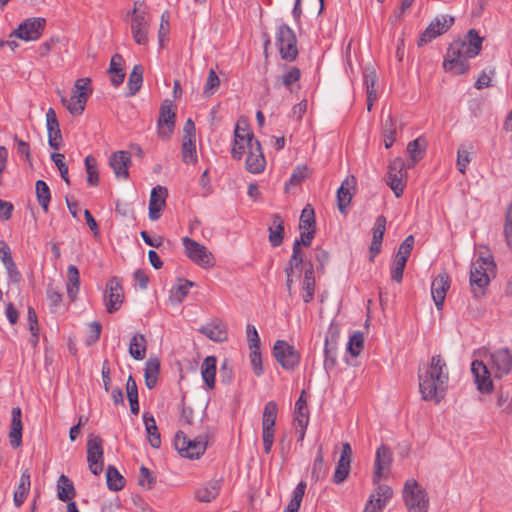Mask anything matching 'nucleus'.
Wrapping results in <instances>:
<instances>
[{
	"instance_id": "680f3d73",
	"label": "nucleus",
	"mask_w": 512,
	"mask_h": 512,
	"mask_svg": "<svg viewBox=\"0 0 512 512\" xmlns=\"http://www.w3.org/2000/svg\"><path fill=\"white\" fill-rule=\"evenodd\" d=\"M250 362L255 375L260 376L263 374L262 358L260 347L250 349Z\"/></svg>"
},
{
	"instance_id": "774afa93",
	"label": "nucleus",
	"mask_w": 512,
	"mask_h": 512,
	"mask_svg": "<svg viewBox=\"0 0 512 512\" xmlns=\"http://www.w3.org/2000/svg\"><path fill=\"white\" fill-rule=\"evenodd\" d=\"M4 267L6 269L9 281L15 284L20 283V281L22 280V275L18 270L14 260L6 264Z\"/></svg>"
},
{
	"instance_id": "0eeeda50",
	"label": "nucleus",
	"mask_w": 512,
	"mask_h": 512,
	"mask_svg": "<svg viewBox=\"0 0 512 512\" xmlns=\"http://www.w3.org/2000/svg\"><path fill=\"white\" fill-rule=\"evenodd\" d=\"M278 414V405L274 401L265 404L262 413V440L263 449L266 454L272 450L275 435V423Z\"/></svg>"
},
{
	"instance_id": "9d476101",
	"label": "nucleus",
	"mask_w": 512,
	"mask_h": 512,
	"mask_svg": "<svg viewBox=\"0 0 512 512\" xmlns=\"http://www.w3.org/2000/svg\"><path fill=\"white\" fill-rule=\"evenodd\" d=\"M174 445L183 457L198 459L204 454L207 443L202 439H189L185 433L179 431L175 435Z\"/></svg>"
},
{
	"instance_id": "cd10ccee",
	"label": "nucleus",
	"mask_w": 512,
	"mask_h": 512,
	"mask_svg": "<svg viewBox=\"0 0 512 512\" xmlns=\"http://www.w3.org/2000/svg\"><path fill=\"white\" fill-rule=\"evenodd\" d=\"M167 189L162 186H156L152 189L149 200V218L152 221L158 220L165 206Z\"/></svg>"
},
{
	"instance_id": "423d86ee",
	"label": "nucleus",
	"mask_w": 512,
	"mask_h": 512,
	"mask_svg": "<svg viewBox=\"0 0 512 512\" xmlns=\"http://www.w3.org/2000/svg\"><path fill=\"white\" fill-rule=\"evenodd\" d=\"M275 39L281 58L287 61L295 60L298 55V48L293 29L287 24H280L277 27Z\"/></svg>"
},
{
	"instance_id": "603ef678",
	"label": "nucleus",
	"mask_w": 512,
	"mask_h": 512,
	"mask_svg": "<svg viewBox=\"0 0 512 512\" xmlns=\"http://www.w3.org/2000/svg\"><path fill=\"white\" fill-rule=\"evenodd\" d=\"M383 138L386 148H390L396 140V128L391 114L384 121Z\"/></svg>"
},
{
	"instance_id": "2eb2a0df",
	"label": "nucleus",
	"mask_w": 512,
	"mask_h": 512,
	"mask_svg": "<svg viewBox=\"0 0 512 512\" xmlns=\"http://www.w3.org/2000/svg\"><path fill=\"white\" fill-rule=\"evenodd\" d=\"M392 462L393 454L391 449L386 445H381L375 455V470L372 477L375 486L381 484V479L388 477Z\"/></svg>"
},
{
	"instance_id": "7c9ffc66",
	"label": "nucleus",
	"mask_w": 512,
	"mask_h": 512,
	"mask_svg": "<svg viewBox=\"0 0 512 512\" xmlns=\"http://www.w3.org/2000/svg\"><path fill=\"white\" fill-rule=\"evenodd\" d=\"M30 473L26 469L22 472L19 483L14 491L13 501L16 507H20L26 500L30 491Z\"/></svg>"
},
{
	"instance_id": "09e8293b",
	"label": "nucleus",
	"mask_w": 512,
	"mask_h": 512,
	"mask_svg": "<svg viewBox=\"0 0 512 512\" xmlns=\"http://www.w3.org/2000/svg\"><path fill=\"white\" fill-rule=\"evenodd\" d=\"M182 160L186 164L194 163L197 161L196 146L193 139L183 137Z\"/></svg>"
},
{
	"instance_id": "dca6fc26",
	"label": "nucleus",
	"mask_w": 512,
	"mask_h": 512,
	"mask_svg": "<svg viewBox=\"0 0 512 512\" xmlns=\"http://www.w3.org/2000/svg\"><path fill=\"white\" fill-rule=\"evenodd\" d=\"M103 447L99 436L90 435L87 441V461L89 470L94 475H99L103 470Z\"/></svg>"
},
{
	"instance_id": "58836bf2",
	"label": "nucleus",
	"mask_w": 512,
	"mask_h": 512,
	"mask_svg": "<svg viewBox=\"0 0 512 512\" xmlns=\"http://www.w3.org/2000/svg\"><path fill=\"white\" fill-rule=\"evenodd\" d=\"M129 354L135 360H143L146 356V338L141 333H136L129 343Z\"/></svg>"
},
{
	"instance_id": "c85d7f7f",
	"label": "nucleus",
	"mask_w": 512,
	"mask_h": 512,
	"mask_svg": "<svg viewBox=\"0 0 512 512\" xmlns=\"http://www.w3.org/2000/svg\"><path fill=\"white\" fill-rule=\"evenodd\" d=\"M11 425L9 431V441L12 448H19L22 444V412L19 407H13L11 410Z\"/></svg>"
},
{
	"instance_id": "49530a36",
	"label": "nucleus",
	"mask_w": 512,
	"mask_h": 512,
	"mask_svg": "<svg viewBox=\"0 0 512 512\" xmlns=\"http://www.w3.org/2000/svg\"><path fill=\"white\" fill-rule=\"evenodd\" d=\"M364 348V336L360 331L353 332L347 343V352L353 356L357 357L360 355Z\"/></svg>"
},
{
	"instance_id": "393cba45",
	"label": "nucleus",
	"mask_w": 512,
	"mask_h": 512,
	"mask_svg": "<svg viewBox=\"0 0 512 512\" xmlns=\"http://www.w3.org/2000/svg\"><path fill=\"white\" fill-rule=\"evenodd\" d=\"M301 78V71L295 66H288L283 73L279 75L274 83L275 88L284 87L291 93L297 92L300 89L299 80Z\"/></svg>"
},
{
	"instance_id": "69168bd1",
	"label": "nucleus",
	"mask_w": 512,
	"mask_h": 512,
	"mask_svg": "<svg viewBox=\"0 0 512 512\" xmlns=\"http://www.w3.org/2000/svg\"><path fill=\"white\" fill-rule=\"evenodd\" d=\"M308 174H309V171L306 166L297 167L293 171V173L290 177L289 184H291L293 186H297V185L301 184L302 181L308 176Z\"/></svg>"
},
{
	"instance_id": "3c124183",
	"label": "nucleus",
	"mask_w": 512,
	"mask_h": 512,
	"mask_svg": "<svg viewBox=\"0 0 512 512\" xmlns=\"http://www.w3.org/2000/svg\"><path fill=\"white\" fill-rule=\"evenodd\" d=\"M193 286L194 282L190 280H180L179 283L172 288L171 297L177 302H182Z\"/></svg>"
},
{
	"instance_id": "c03bdc74",
	"label": "nucleus",
	"mask_w": 512,
	"mask_h": 512,
	"mask_svg": "<svg viewBox=\"0 0 512 512\" xmlns=\"http://www.w3.org/2000/svg\"><path fill=\"white\" fill-rule=\"evenodd\" d=\"M143 83V67L135 65L128 78V88L130 95H135L141 88Z\"/></svg>"
},
{
	"instance_id": "f257e3e1",
	"label": "nucleus",
	"mask_w": 512,
	"mask_h": 512,
	"mask_svg": "<svg viewBox=\"0 0 512 512\" xmlns=\"http://www.w3.org/2000/svg\"><path fill=\"white\" fill-rule=\"evenodd\" d=\"M418 379L422 398L439 403L445 396L449 382L445 359L441 355L432 356L428 363L419 367Z\"/></svg>"
},
{
	"instance_id": "4468645a",
	"label": "nucleus",
	"mask_w": 512,
	"mask_h": 512,
	"mask_svg": "<svg viewBox=\"0 0 512 512\" xmlns=\"http://www.w3.org/2000/svg\"><path fill=\"white\" fill-rule=\"evenodd\" d=\"M45 24L44 18H28L10 34V38L16 37L24 41H36L41 37Z\"/></svg>"
},
{
	"instance_id": "bb28decb",
	"label": "nucleus",
	"mask_w": 512,
	"mask_h": 512,
	"mask_svg": "<svg viewBox=\"0 0 512 512\" xmlns=\"http://www.w3.org/2000/svg\"><path fill=\"white\" fill-rule=\"evenodd\" d=\"M131 32L134 41L139 45L148 43L149 22L144 14L137 13L136 9L132 11Z\"/></svg>"
},
{
	"instance_id": "4be33fe9",
	"label": "nucleus",
	"mask_w": 512,
	"mask_h": 512,
	"mask_svg": "<svg viewBox=\"0 0 512 512\" xmlns=\"http://www.w3.org/2000/svg\"><path fill=\"white\" fill-rule=\"evenodd\" d=\"M404 178V162L401 159L393 160L389 165L386 182L397 198L403 194L405 187Z\"/></svg>"
},
{
	"instance_id": "79ce46f5",
	"label": "nucleus",
	"mask_w": 512,
	"mask_h": 512,
	"mask_svg": "<svg viewBox=\"0 0 512 512\" xmlns=\"http://www.w3.org/2000/svg\"><path fill=\"white\" fill-rule=\"evenodd\" d=\"M57 496L63 502L71 500L75 496L74 485L64 474H62L58 479Z\"/></svg>"
},
{
	"instance_id": "72a5a7b5",
	"label": "nucleus",
	"mask_w": 512,
	"mask_h": 512,
	"mask_svg": "<svg viewBox=\"0 0 512 512\" xmlns=\"http://www.w3.org/2000/svg\"><path fill=\"white\" fill-rule=\"evenodd\" d=\"M216 363V357L207 356L201 365V375L208 389L215 387Z\"/></svg>"
},
{
	"instance_id": "39448f33",
	"label": "nucleus",
	"mask_w": 512,
	"mask_h": 512,
	"mask_svg": "<svg viewBox=\"0 0 512 512\" xmlns=\"http://www.w3.org/2000/svg\"><path fill=\"white\" fill-rule=\"evenodd\" d=\"M403 498L409 512H427L429 498L415 479H408L403 489Z\"/></svg>"
},
{
	"instance_id": "4d7b16f0",
	"label": "nucleus",
	"mask_w": 512,
	"mask_h": 512,
	"mask_svg": "<svg viewBox=\"0 0 512 512\" xmlns=\"http://www.w3.org/2000/svg\"><path fill=\"white\" fill-rule=\"evenodd\" d=\"M219 85H220V79L217 76L216 72L213 69H211L209 71L208 77L206 79V83H205V86L203 89V94L206 97H210L211 95L214 94L215 90L219 87Z\"/></svg>"
},
{
	"instance_id": "412c9836",
	"label": "nucleus",
	"mask_w": 512,
	"mask_h": 512,
	"mask_svg": "<svg viewBox=\"0 0 512 512\" xmlns=\"http://www.w3.org/2000/svg\"><path fill=\"white\" fill-rule=\"evenodd\" d=\"M246 169L253 174H259L264 171L266 160L262 151L260 142L257 140L246 146Z\"/></svg>"
},
{
	"instance_id": "c9c22d12",
	"label": "nucleus",
	"mask_w": 512,
	"mask_h": 512,
	"mask_svg": "<svg viewBox=\"0 0 512 512\" xmlns=\"http://www.w3.org/2000/svg\"><path fill=\"white\" fill-rule=\"evenodd\" d=\"M220 487L221 484L218 480L208 482L196 490L195 497L200 502H211L219 494Z\"/></svg>"
},
{
	"instance_id": "f03ea898",
	"label": "nucleus",
	"mask_w": 512,
	"mask_h": 512,
	"mask_svg": "<svg viewBox=\"0 0 512 512\" xmlns=\"http://www.w3.org/2000/svg\"><path fill=\"white\" fill-rule=\"evenodd\" d=\"M483 38L475 29L467 32L464 40L450 44L443 62L445 71L455 75L465 74L470 69L469 59L475 58L482 49Z\"/></svg>"
},
{
	"instance_id": "c756f323",
	"label": "nucleus",
	"mask_w": 512,
	"mask_h": 512,
	"mask_svg": "<svg viewBox=\"0 0 512 512\" xmlns=\"http://www.w3.org/2000/svg\"><path fill=\"white\" fill-rule=\"evenodd\" d=\"M304 277L302 280V299L305 303H310L315 293V273L312 261H307L303 267Z\"/></svg>"
},
{
	"instance_id": "20e7f679",
	"label": "nucleus",
	"mask_w": 512,
	"mask_h": 512,
	"mask_svg": "<svg viewBox=\"0 0 512 512\" xmlns=\"http://www.w3.org/2000/svg\"><path fill=\"white\" fill-rule=\"evenodd\" d=\"M91 94V79L80 78L74 83L70 99L61 97V103L72 115L78 116L84 112L87 100Z\"/></svg>"
},
{
	"instance_id": "0e129e2a",
	"label": "nucleus",
	"mask_w": 512,
	"mask_h": 512,
	"mask_svg": "<svg viewBox=\"0 0 512 512\" xmlns=\"http://www.w3.org/2000/svg\"><path fill=\"white\" fill-rule=\"evenodd\" d=\"M504 236L507 245L512 249V204L509 205L506 211Z\"/></svg>"
},
{
	"instance_id": "8fccbe9b",
	"label": "nucleus",
	"mask_w": 512,
	"mask_h": 512,
	"mask_svg": "<svg viewBox=\"0 0 512 512\" xmlns=\"http://www.w3.org/2000/svg\"><path fill=\"white\" fill-rule=\"evenodd\" d=\"M315 214L314 209L310 204L306 205L302 210L300 220H299V229L300 230H315Z\"/></svg>"
},
{
	"instance_id": "ea45409f",
	"label": "nucleus",
	"mask_w": 512,
	"mask_h": 512,
	"mask_svg": "<svg viewBox=\"0 0 512 512\" xmlns=\"http://www.w3.org/2000/svg\"><path fill=\"white\" fill-rule=\"evenodd\" d=\"M123 58L119 54H115L110 61L109 73L111 75V83L114 86H119L123 83L125 73L122 69Z\"/></svg>"
},
{
	"instance_id": "ddd939ff",
	"label": "nucleus",
	"mask_w": 512,
	"mask_h": 512,
	"mask_svg": "<svg viewBox=\"0 0 512 512\" xmlns=\"http://www.w3.org/2000/svg\"><path fill=\"white\" fill-rule=\"evenodd\" d=\"M273 355L277 362L286 370L294 369L300 361V354L294 346L284 340H277L273 347Z\"/></svg>"
},
{
	"instance_id": "37998d69",
	"label": "nucleus",
	"mask_w": 512,
	"mask_h": 512,
	"mask_svg": "<svg viewBox=\"0 0 512 512\" xmlns=\"http://www.w3.org/2000/svg\"><path fill=\"white\" fill-rule=\"evenodd\" d=\"M106 482L111 491H119L125 485V479L114 466H108L106 470Z\"/></svg>"
},
{
	"instance_id": "a878e982",
	"label": "nucleus",
	"mask_w": 512,
	"mask_h": 512,
	"mask_svg": "<svg viewBox=\"0 0 512 512\" xmlns=\"http://www.w3.org/2000/svg\"><path fill=\"white\" fill-rule=\"evenodd\" d=\"M449 288L450 279L446 273H440L433 279L431 284V295L438 310L443 308L446 293Z\"/></svg>"
},
{
	"instance_id": "e2e57ef3",
	"label": "nucleus",
	"mask_w": 512,
	"mask_h": 512,
	"mask_svg": "<svg viewBox=\"0 0 512 512\" xmlns=\"http://www.w3.org/2000/svg\"><path fill=\"white\" fill-rule=\"evenodd\" d=\"M51 159L53 160V162L57 166V168H58V170L60 172L61 178L67 184H70L69 177H68V167H67V165L64 162L65 156L63 154H61V153H53L51 155Z\"/></svg>"
},
{
	"instance_id": "a211bd4d",
	"label": "nucleus",
	"mask_w": 512,
	"mask_h": 512,
	"mask_svg": "<svg viewBox=\"0 0 512 512\" xmlns=\"http://www.w3.org/2000/svg\"><path fill=\"white\" fill-rule=\"evenodd\" d=\"M124 301V293L120 281L112 278L106 285L104 303L108 313L118 311Z\"/></svg>"
},
{
	"instance_id": "9b49d317",
	"label": "nucleus",
	"mask_w": 512,
	"mask_h": 512,
	"mask_svg": "<svg viewBox=\"0 0 512 512\" xmlns=\"http://www.w3.org/2000/svg\"><path fill=\"white\" fill-rule=\"evenodd\" d=\"M257 141L254 134L249 129L246 121H238L234 130V140L231 149V155L234 159L240 160L244 154L246 146Z\"/></svg>"
},
{
	"instance_id": "e433bc0d",
	"label": "nucleus",
	"mask_w": 512,
	"mask_h": 512,
	"mask_svg": "<svg viewBox=\"0 0 512 512\" xmlns=\"http://www.w3.org/2000/svg\"><path fill=\"white\" fill-rule=\"evenodd\" d=\"M80 288V275L79 270L75 265H69L67 268V295L71 301L76 299Z\"/></svg>"
},
{
	"instance_id": "a19ab883",
	"label": "nucleus",
	"mask_w": 512,
	"mask_h": 512,
	"mask_svg": "<svg viewBox=\"0 0 512 512\" xmlns=\"http://www.w3.org/2000/svg\"><path fill=\"white\" fill-rule=\"evenodd\" d=\"M284 225L279 215L272 218V226L269 227V241L273 247H278L283 241Z\"/></svg>"
},
{
	"instance_id": "6ab92c4d",
	"label": "nucleus",
	"mask_w": 512,
	"mask_h": 512,
	"mask_svg": "<svg viewBox=\"0 0 512 512\" xmlns=\"http://www.w3.org/2000/svg\"><path fill=\"white\" fill-rule=\"evenodd\" d=\"M453 22V17H448L445 15L437 16L433 21H431L425 31L421 34L418 40V45L422 46L427 44L437 36L445 33L452 26Z\"/></svg>"
},
{
	"instance_id": "5fc2aeb1",
	"label": "nucleus",
	"mask_w": 512,
	"mask_h": 512,
	"mask_svg": "<svg viewBox=\"0 0 512 512\" xmlns=\"http://www.w3.org/2000/svg\"><path fill=\"white\" fill-rule=\"evenodd\" d=\"M85 167L87 172V182L92 186H96L99 183V173L96 167V160L92 156L85 158Z\"/></svg>"
},
{
	"instance_id": "a18cd8bd",
	"label": "nucleus",
	"mask_w": 512,
	"mask_h": 512,
	"mask_svg": "<svg viewBox=\"0 0 512 512\" xmlns=\"http://www.w3.org/2000/svg\"><path fill=\"white\" fill-rule=\"evenodd\" d=\"M36 196H37V201H38L39 205L41 206V208L45 212H47L48 206H49V203L51 200V193H50V189L45 181L38 180L36 182Z\"/></svg>"
},
{
	"instance_id": "052dcab7",
	"label": "nucleus",
	"mask_w": 512,
	"mask_h": 512,
	"mask_svg": "<svg viewBox=\"0 0 512 512\" xmlns=\"http://www.w3.org/2000/svg\"><path fill=\"white\" fill-rule=\"evenodd\" d=\"M406 261L402 260L400 258H395L393 260L392 266H391V278L393 281L400 283L403 278V272L406 266Z\"/></svg>"
},
{
	"instance_id": "5701e85b",
	"label": "nucleus",
	"mask_w": 512,
	"mask_h": 512,
	"mask_svg": "<svg viewBox=\"0 0 512 512\" xmlns=\"http://www.w3.org/2000/svg\"><path fill=\"white\" fill-rule=\"evenodd\" d=\"M352 448L348 442L342 444V451L335 472L333 474V482L335 484L343 483L350 473L352 461Z\"/></svg>"
},
{
	"instance_id": "bf43d9fd",
	"label": "nucleus",
	"mask_w": 512,
	"mask_h": 512,
	"mask_svg": "<svg viewBox=\"0 0 512 512\" xmlns=\"http://www.w3.org/2000/svg\"><path fill=\"white\" fill-rule=\"evenodd\" d=\"M155 482H156V480L152 476L149 469L146 468L145 466H141L139 469L138 484L142 488L149 490L154 486Z\"/></svg>"
},
{
	"instance_id": "b1692460",
	"label": "nucleus",
	"mask_w": 512,
	"mask_h": 512,
	"mask_svg": "<svg viewBox=\"0 0 512 512\" xmlns=\"http://www.w3.org/2000/svg\"><path fill=\"white\" fill-rule=\"evenodd\" d=\"M109 165L112 168L117 179L127 180L129 178V166L131 165V155L127 151H116L109 158Z\"/></svg>"
},
{
	"instance_id": "1a4fd4ad",
	"label": "nucleus",
	"mask_w": 512,
	"mask_h": 512,
	"mask_svg": "<svg viewBox=\"0 0 512 512\" xmlns=\"http://www.w3.org/2000/svg\"><path fill=\"white\" fill-rule=\"evenodd\" d=\"M182 242L185 254L192 262L205 269L214 265V257L204 245L189 237H184Z\"/></svg>"
},
{
	"instance_id": "2f4dec72",
	"label": "nucleus",
	"mask_w": 512,
	"mask_h": 512,
	"mask_svg": "<svg viewBox=\"0 0 512 512\" xmlns=\"http://www.w3.org/2000/svg\"><path fill=\"white\" fill-rule=\"evenodd\" d=\"M199 332L215 342H222L227 338V331L221 321L208 323L201 327Z\"/></svg>"
},
{
	"instance_id": "f8f14e48",
	"label": "nucleus",
	"mask_w": 512,
	"mask_h": 512,
	"mask_svg": "<svg viewBox=\"0 0 512 512\" xmlns=\"http://www.w3.org/2000/svg\"><path fill=\"white\" fill-rule=\"evenodd\" d=\"M471 373L477 390L482 394H489L493 390L492 371L487 361L473 360L471 362Z\"/></svg>"
},
{
	"instance_id": "6e6d98bb",
	"label": "nucleus",
	"mask_w": 512,
	"mask_h": 512,
	"mask_svg": "<svg viewBox=\"0 0 512 512\" xmlns=\"http://www.w3.org/2000/svg\"><path fill=\"white\" fill-rule=\"evenodd\" d=\"M363 81L366 88L367 95H377L375 83L377 81V74L373 68H366L363 73Z\"/></svg>"
},
{
	"instance_id": "f704fd0d",
	"label": "nucleus",
	"mask_w": 512,
	"mask_h": 512,
	"mask_svg": "<svg viewBox=\"0 0 512 512\" xmlns=\"http://www.w3.org/2000/svg\"><path fill=\"white\" fill-rule=\"evenodd\" d=\"M354 182V177H351V179L347 178L337 190L338 208L341 213H345L346 208L350 205L353 197L351 188L353 187Z\"/></svg>"
},
{
	"instance_id": "de8ad7c7",
	"label": "nucleus",
	"mask_w": 512,
	"mask_h": 512,
	"mask_svg": "<svg viewBox=\"0 0 512 512\" xmlns=\"http://www.w3.org/2000/svg\"><path fill=\"white\" fill-rule=\"evenodd\" d=\"M471 149L472 147H467L466 145H460L458 148L456 166L462 174H465L466 169L472 160Z\"/></svg>"
},
{
	"instance_id": "864d4df0",
	"label": "nucleus",
	"mask_w": 512,
	"mask_h": 512,
	"mask_svg": "<svg viewBox=\"0 0 512 512\" xmlns=\"http://www.w3.org/2000/svg\"><path fill=\"white\" fill-rule=\"evenodd\" d=\"M337 348L335 345H332L328 343V341H325L324 344V369L329 372L333 370L337 364V354H336Z\"/></svg>"
},
{
	"instance_id": "f3484780",
	"label": "nucleus",
	"mask_w": 512,
	"mask_h": 512,
	"mask_svg": "<svg viewBox=\"0 0 512 512\" xmlns=\"http://www.w3.org/2000/svg\"><path fill=\"white\" fill-rule=\"evenodd\" d=\"M393 496L391 487L385 484H378L369 496L363 512H382Z\"/></svg>"
},
{
	"instance_id": "6e6552de",
	"label": "nucleus",
	"mask_w": 512,
	"mask_h": 512,
	"mask_svg": "<svg viewBox=\"0 0 512 512\" xmlns=\"http://www.w3.org/2000/svg\"><path fill=\"white\" fill-rule=\"evenodd\" d=\"M486 361L495 378H502L512 371V351L506 347L490 351Z\"/></svg>"
},
{
	"instance_id": "338daca9",
	"label": "nucleus",
	"mask_w": 512,
	"mask_h": 512,
	"mask_svg": "<svg viewBox=\"0 0 512 512\" xmlns=\"http://www.w3.org/2000/svg\"><path fill=\"white\" fill-rule=\"evenodd\" d=\"M314 260L318 263L317 270L324 273V267L329 261V254L321 248L314 249Z\"/></svg>"
},
{
	"instance_id": "13d9d810",
	"label": "nucleus",
	"mask_w": 512,
	"mask_h": 512,
	"mask_svg": "<svg viewBox=\"0 0 512 512\" xmlns=\"http://www.w3.org/2000/svg\"><path fill=\"white\" fill-rule=\"evenodd\" d=\"M414 245V237L409 235L405 238V240L400 244L398 251L395 255V258H400L407 262L408 257L411 254Z\"/></svg>"
},
{
	"instance_id": "7ed1b4c3",
	"label": "nucleus",
	"mask_w": 512,
	"mask_h": 512,
	"mask_svg": "<svg viewBox=\"0 0 512 512\" xmlns=\"http://www.w3.org/2000/svg\"><path fill=\"white\" fill-rule=\"evenodd\" d=\"M495 263L489 250L480 252L471 263L470 286L475 297L484 294L485 288L490 282V273L493 272Z\"/></svg>"
},
{
	"instance_id": "473e14b6",
	"label": "nucleus",
	"mask_w": 512,
	"mask_h": 512,
	"mask_svg": "<svg viewBox=\"0 0 512 512\" xmlns=\"http://www.w3.org/2000/svg\"><path fill=\"white\" fill-rule=\"evenodd\" d=\"M160 374V361L157 357H150L145 363L144 377L148 389H153Z\"/></svg>"
},
{
	"instance_id": "4c0bfd02",
	"label": "nucleus",
	"mask_w": 512,
	"mask_h": 512,
	"mask_svg": "<svg viewBox=\"0 0 512 512\" xmlns=\"http://www.w3.org/2000/svg\"><path fill=\"white\" fill-rule=\"evenodd\" d=\"M143 421L145 424V430L147 433V438L150 445L153 448H159L161 446V437L158 432V428L156 426V421L152 415H148L147 413L143 414Z\"/></svg>"
},
{
	"instance_id": "aec40b11",
	"label": "nucleus",
	"mask_w": 512,
	"mask_h": 512,
	"mask_svg": "<svg viewBox=\"0 0 512 512\" xmlns=\"http://www.w3.org/2000/svg\"><path fill=\"white\" fill-rule=\"evenodd\" d=\"M175 126V112L169 101H164L160 106L159 119L157 122L158 135L161 139L167 140L171 136Z\"/></svg>"
}]
</instances>
